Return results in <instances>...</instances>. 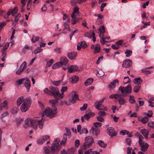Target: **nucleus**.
I'll use <instances>...</instances> for the list:
<instances>
[{"label": "nucleus", "mask_w": 154, "mask_h": 154, "mask_svg": "<svg viewBox=\"0 0 154 154\" xmlns=\"http://www.w3.org/2000/svg\"><path fill=\"white\" fill-rule=\"evenodd\" d=\"M61 143L59 138H56L55 139L50 148L52 154H57L58 153L61 148Z\"/></svg>", "instance_id": "nucleus-1"}, {"label": "nucleus", "mask_w": 154, "mask_h": 154, "mask_svg": "<svg viewBox=\"0 0 154 154\" xmlns=\"http://www.w3.org/2000/svg\"><path fill=\"white\" fill-rule=\"evenodd\" d=\"M52 109L47 108L44 112V114L50 118L54 117L57 113L56 107L55 106H52Z\"/></svg>", "instance_id": "nucleus-2"}, {"label": "nucleus", "mask_w": 154, "mask_h": 154, "mask_svg": "<svg viewBox=\"0 0 154 154\" xmlns=\"http://www.w3.org/2000/svg\"><path fill=\"white\" fill-rule=\"evenodd\" d=\"M31 99L29 97H27L26 100L22 103L20 107V110L22 112H26L30 108L31 104Z\"/></svg>", "instance_id": "nucleus-3"}, {"label": "nucleus", "mask_w": 154, "mask_h": 154, "mask_svg": "<svg viewBox=\"0 0 154 154\" xmlns=\"http://www.w3.org/2000/svg\"><path fill=\"white\" fill-rule=\"evenodd\" d=\"M31 126L35 130H36L38 125L40 129H42L43 127V123L42 122V119L39 120L36 119H34L31 120Z\"/></svg>", "instance_id": "nucleus-4"}, {"label": "nucleus", "mask_w": 154, "mask_h": 154, "mask_svg": "<svg viewBox=\"0 0 154 154\" xmlns=\"http://www.w3.org/2000/svg\"><path fill=\"white\" fill-rule=\"evenodd\" d=\"M85 142L83 144L84 149L89 147L94 143V140L91 136H88L85 138Z\"/></svg>", "instance_id": "nucleus-5"}, {"label": "nucleus", "mask_w": 154, "mask_h": 154, "mask_svg": "<svg viewBox=\"0 0 154 154\" xmlns=\"http://www.w3.org/2000/svg\"><path fill=\"white\" fill-rule=\"evenodd\" d=\"M49 88L51 90V95L55 97H59V90L58 88L56 87L52 86H50Z\"/></svg>", "instance_id": "nucleus-6"}, {"label": "nucleus", "mask_w": 154, "mask_h": 154, "mask_svg": "<svg viewBox=\"0 0 154 154\" xmlns=\"http://www.w3.org/2000/svg\"><path fill=\"white\" fill-rule=\"evenodd\" d=\"M119 90H120L121 93H125L128 94L131 93L132 91L131 85L129 84L125 87L120 86L119 88Z\"/></svg>", "instance_id": "nucleus-7"}, {"label": "nucleus", "mask_w": 154, "mask_h": 154, "mask_svg": "<svg viewBox=\"0 0 154 154\" xmlns=\"http://www.w3.org/2000/svg\"><path fill=\"white\" fill-rule=\"evenodd\" d=\"M107 131L108 134L111 137L117 135V132L115 131V130L113 127H109L107 128Z\"/></svg>", "instance_id": "nucleus-8"}, {"label": "nucleus", "mask_w": 154, "mask_h": 154, "mask_svg": "<svg viewBox=\"0 0 154 154\" xmlns=\"http://www.w3.org/2000/svg\"><path fill=\"white\" fill-rule=\"evenodd\" d=\"M26 63L24 61L20 65L19 69L17 71L16 73L20 75L26 69Z\"/></svg>", "instance_id": "nucleus-9"}, {"label": "nucleus", "mask_w": 154, "mask_h": 154, "mask_svg": "<svg viewBox=\"0 0 154 154\" xmlns=\"http://www.w3.org/2000/svg\"><path fill=\"white\" fill-rule=\"evenodd\" d=\"M96 103H95L94 106L96 108L99 110H103L104 111H106L108 109L106 106H104L103 105L101 104V103H100L99 101L98 102L97 104H96Z\"/></svg>", "instance_id": "nucleus-10"}, {"label": "nucleus", "mask_w": 154, "mask_h": 154, "mask_svg": "<svg viewBox=\"0 0 154 154\" xmlns=\"http://www.w3.org/2000/svg\"><path fill=\"white\" fill-rule=\"evenodd\" d=\"M100 130L99 129L92 127L90 131V133L92 135L97 136L100 133Z\"/></svg>", "instance_id": "nucleus-11"}, {"label": "nucleus", "mask_w": 154, "mask_h": 154, "mask_svg": "<svg viewBox=\"0 0 154 154\" xmlns=\"http://www.w3.org/2000/svg\"><path fill=\"white\" fill-rule=\"evenodd\" d=\"M132 64V62L129 59H126L123 62L122 66L125 68H127L131 66Z\"/></svg>", "instance_id": "nucleus-12"}, {"label": "nucleus", "mask_w": 154, "mask_h": 154, "mask_svg": "<svg viewBox=\"0 0 154 154\" xmlns=\"http://www.w3.org/2000/svg\"><path fill=\"white\" fill-rule=\"evenodd\" d=\"M141 148V150L143 152H146L148 149L149 144L147 143L144 142L139 144Z\"/></svg>", "instance_id": "nucleus-13"}, {"label": "nucleus", "mask_w": 154, "mask_h": 154, "mask_svg": "<svg viewBox=\"0 0 154 154\" xmlns=\"http://www.w3.org/2000/svg\"><path fill=\"white\" fill-rule=\"evenodd\" d=\"M68 72L70 73L77 71L78 70V67L76 65H72L68 67Z\"/></svg>", "instance_id": "nucleus-14"}, {"label": "nucleus", "mask_w": 154, "mask_h": 154, "mask_svg": "<svg viewBox=\"0 0 154 154\" xmlns=\"http://www.w3.org/2000/svg\"><path fill=\"white\" fill-rule=\"evenodd\" d=\"M77 53L76 52L73 51L67 54V56L70 59L73 60L75 59Z\"/></svg>", "instance_id": "nucleus-15"}, {"label": "nucleus", "mask_w": 154, "mask_h": 154, "mask_svg": "<svg viewBox=\"0 0 154 154\" xmlns=\"http://www.w3.org/2000/svg\"><path fill=\"white\" fill-rule=\"evenodd\" d=\"M68 89L67 87V86L62 87L60 91L61 94L59 92V97H58V99L60 100L62 99L63 97V93L64 92L67 91Z\"/></svg>", "instance_id": "nucleus-16"}, {"label": "nucleus", "mask_w": 154, "mask_h": 154, "mask_svg": "<svg viewBox=\"0 0 154 154\" xmlns=\"http://www.w3.org/2000/svg\"><path fill=\"white\" fill-rule=\"evenodd\" d=\"M79 99L78 95L75 94H72L71 97L70 98L69 100L72 103H75L76 100Z\"/></svg>", "instance_id": "nucleus-17"}, {"label": "nucleus", "mask_w": 154, "mask_h": 154, "mask_svg": "<svg viewBox=\"0 0 154 154\" xmlns=\"http://www.w3.org/2000/svg\"><path fill=\"white\" fill-rule=\"evenodd\" d=\"M26 97L24 98V97L21 96L18 98L17 101V106H19L20 105L26 100Z\"/></svg>", "instance_id": "nucleus-18"}, {"label": "nucleus", "mask_w": 154, "mask_h": 154, "mask_svg": "<svg viewBox=\"0 0 154 154\" xmlns=\"http://www.w3.org/2000/svg\"><path fill=\"white\" fill-rule=\"evenodd\" d=\"M24 86L26 89L27 91L28 92L30 88L31 85L30 81L27 78L24 83Z\"/></svg>", "instance_id": "nucleus-19"}, {"label": "nucleus", "mask_w": 154, "mask_h": 154, "mask_svg": "<svg viewBox=\"0 0 154 154\" xmlns=\"http://www.w3.org/2000/svg\"><path fill=\"white\" fill-rule=\"evenodd\" d=\"M68 62L67 58L65 57H63L60 59V61L59 62L60 64L62 66L63 65H65Z\"/></svg>", "instance_id": "nucleus-20"}, {"label": "nucleus", "mask_w": 154, "mask_h": 154, "mask_svg": "<svg viewBox=\"0 0 154 154\" xmlns=\"http://www.w3.org/2000/svg\"><path fill=\"white\" fill-rule=\"evenodd\" d=\"M69 80L71 81L72 83H75L79 80V78L77 76L74 75L72 76Z\"/></svg>", "instance_id": "nucleus-21"}, {"label": "nucleus", "mask_w": 154, "mask_h": 154, "mask_svg": "<svg viewBox=\"0 0 154 154\" xmlns=\"http://www.w3.org/2000/svg\"><path fill=\"white\" fill-rule=\"evenodd\" d=\"M79 14V8L75 7L74 9V10L71 14V17H73L75 16H76V15Z\"/></svg>", "instance_id": "nucleus-22"}, {"label": "nucleus", "mask_w": 154, "mask_h": 154, "mask_svg": "<svg viewBox=\"0 0 154 154\" xmlns=\"http://www.w3.org/2000/svg\"><path fill=\"white\" fill-rule=\"evenodd\" d=\"M95 115L94 113L91 112H90L88 114L85 115L84 116V118L87 120H88L91 116H93Z\"/></svg>", "instance_id": "nucleus-23"}, {"label": "nucleus", "mask_w": 154, "mask_h": 154, "mask_svg": "<svg viewBox=\"0 0 154 154\" xmlns=\"http://www.w3.org/2000/svg\"><path fill=\"white\" fill-rule=\"evenodd\" d=\"M101 49L100 45L99 44H97L95 47L93 53L94 54L99 53Z\"/></svg>", "instance_id": "nucleus-24"}, {"label": "nucleus", "mask_w": 154, "mask_h": 154, "mask_svg": "<svg viewBox=\"0 0 154 154\" xmlns=\"http://www.w3.org/2000/svg\"><path fill=\"white\" fill-rule=\"evenodd\" d=\"M133 82L136 85H139L142 82V80L140 78H138L137 79H134Z\"/></svg>", "instance_id": "nucleus-25"}, {"label": "nucleus", "mask_w": 154, "mask_h": 154, "mask_svg": "<svg viewBox=\"0 0 154 154\" xmlns=\"http://www.w3.org/2000/svg\"><path fill=\"white\" fill-rule=\"evenodd\" d=\"M119 81L118 79H115L112 82L110 83L109 87L111 89H113L115 87V84L116 83H118Z\"/></svg>", "instance_id": "nucleus-26"}, {"label": "nucleus", "mask_w": 154, "mask_h": 154, "mask_svg": "<svg viewBox=\"0 0 154 154\" xmlns=\"http://www.w3.org/2000/svg\"><path fill=\"white\" fill-rule=\"evenodd\" d=\"M94 81L93 79L90 78L88 79L85 82V85L86 86H88L91 85Z\"/></svg>", "instance_id": "nucleus-27"}, {"label": "nucleus", "mask_w": 154, "mask_h": 154, "mask_svg": "<svg viewBox=\"0 0 154 154\" xmlns=\"http://www.w3.org/2000/svg\"><path fill=\"white\" fill-rule=\"evenodd\" d=\"M43 149L45 154H52L51 152V149L49 148L48 146L44 147Z\"/></svg>", "instance_id": "nucleus-28"}, {"label": "nucleus", "mask_w": 154, "mask_h": 154, "mask_svg": "<svg viewBox=\"0 0 154 154\" xmlns=\"http://www.w3.org/2000/svg\"><path fill=\"white\" fill-rule=\"evenodd\" d=\"M126 102L125 99L122 97H120L119 100V103L120 105H124Z\"/></svg>", "instance_id": "nucleus-29"}, {"label": "nucleus", "mask_w": 154, "mask_h": 154, "mask_svg": "<svg viewBox=\"0 0 154 154\" xmlns=\"http://www.w3.org/2000/svg\"><path fill=\"white\" fill-rule=\"evenodd\" d=\"M72 18V20L71 23L72 25H74L76 24V23L77 21H79L80 19L82 20V19L80 18H76V16Z\"/></svg>", "instance_id": "nucleus-30"}, {"label": "nucleus", "mask_w": 154, "mask_h": 154, "mask_svg": "<svg viewBox=\"0 0 154 154\" xmlns=\"http://www.w3.org/2000/svg\"><path fill=\"white\" fill-rule=\"evenodd\" d=\"M25 128H27L28 127L31 126V120L25 121V123L23 125Z\"/></svg>", "instance_id": "nucleus-31"}, {"label": "nucleus", "mask_w": 154, "mask_h": 154, "mask_svg": "<svg viewBox=\"0 0 154 154\" xmlns=\"http://www.w3.org/2000/svg\"><path fill=\"white\" fill-rule=\"evenodd\" d=\"M97 144L101 147L105 148L107 144L104 143V142L102 140H99L98 141Z\"/></svg>", "instance_id": "nucleus-32"}, {"label": "nucleus", "mask_w": 154, "mask_h": 154, "mask_svg": "<svg viewBox=\"0 0 154 154\" xmlns=\"http://www.w3.org/2000/svg\"><path fill=\"white\" fill-rule=\"evenodd\" d=\"M99 36L101 38L100 39V42L103 44V45H104L105 44V42H108L107 41H106L105 40L106 39L105 37H103V35H101V34H99Z\"/></svg>", "instance_id": "nucleus-33"}, {"label": "nucleus", "mask_w": 154, "mask_h": 154, "mask_svg": "<svg viewBox=\"0 0 154 154\" xmlns=\"http://www.w3.org/2000/svg\"><path fill=\"white\" fill-rule=\"evenodd\" d=\"M56 98L54 99H51L50 100L49 102L52 104V106H55V104L57 103L58 102V100L59 99L58 98V97H56Z\"/></svg>", "instance_id": "nucleus-34"}, {"label": "nucleus", "mask_w": 154, "mask_h": 154, "mask_svg": "<svg viewBox=\"0 0 154 154\" xmlns=\"http://www.w3.org/2000/svg\"><path fill=\"white\" fill-rule=\"evenodd\" d=\"M148 69L145 68L141 69L142 72L146 75L150 74L151 72L150 70H148Z\"/></svg>", "instance_id": "nucleus-35"}, {"label": "nucleus", "mask_w": 154, "mask_h": 154, "mask_svg": "<svg viewBox=\"0 0 154 154\" xmlns=\"http://www.w3.org/2000/svg\"><path fill=\"white\" fill-rule=\"evenodd\" d=\"M62 66L60 64V63L59 62H57V63L54 64L52 66V68L53 69H56Z\"/></svg>", "instance_id": "nucleus-36"}, {"label": "nucleus", "mask_w": 154, "mask_h": 154, "mask_svg": "<svg viewBox=\"0 0 154 154\" xmlns=\"http://www.w3.org/2000/svg\"><path fill=\"white\" fill-rule=\"evenodd\" d=\"M125 54H126V57H129L132 54V51L131 50L127 49L125 52Z\"/></svg>", "instance_id": "nucleus-37"}, {"label": "nucleus", "mask_w": 154, "mask_h": 154, "mask_svg": "<svg viewBox=\"0 0 154 154\" xmlns=\"http://www.w3.org/2000/svg\"><path fill=\"white\" fill-rule=\"evenodd\" d=\"M18 10V8L17 7H15L12 10H11L12 15V16H14L17 13Z\"/></svg>", "instance_id": "nucleus-38"}, {"label": "nucleus", "mask_w": 154, "mask_h": 154, "mask_svg": "<svg viewBox=\"0 0 154 154\" xmlns=\"http://www.w3.org/2000/svg\"><path fill=\"white\" fill-rule=\"evenodd\" d=\"M140 132L143 136L148 135L149 134V131L145 129H143L140 130Z\"/></svg>", "instance_id": "nucleus-39"}, {"label": "nucleus", "mask_w": 154, "mask_h": 154, "mask_svg": "<svg viewBox=\"0 0 154 154\" xmlns=\"http://www.w3.org/2000/svg\"><path fill=\"white\" fill-rule=\"evenodd\" d=\"M140 88V87L139 85H136L133 88V91L134 92L137 93L138 92Z\"/></svg>", "instance_id": "nucleus-40"}, {"label": "nucleus", "mask_w": 154, "mask_h": 154, "mask_svg": "<svg viewBox=\"0 0 154 154\" xmlns=\"http://www.w3.org/2000/svg\"><path fill=\"white\" fill-rule=\"evenodd\" d=\"M67 140L66 138V135L65 136H64L62 140L61 141H60V142L61 143H60V146L61 147V145H64L66 143Z\"/></svg>", "instance_id": "nucleus-41"}, {"label": "nucleus", "mask_w": 154, "mask_h": 154, "mask_svg": "<svg viewBox=\"0 0 154 154\" xmlns=\"http://www.w3.org/2000/svg\"><path fill=\"white\" fill-rule=\"evenodd\" d=\"M129 100L130 103H134L135 102V100L134 99V97L133 96H130Z\"/></svg>", "instance_id": "nucleus-42"}, {"label": "nucleus", "mask_w": 154, "mask_h": 154, "mask_svg": "<svg viewBox=\"0 0 154 154\" xmlns=\"http://www.w3.org/2000/svg\"><path fill=\"white\" fill-rule=\"evenodd\" d=\"M44 92L45 94H46L48 95H51V90L47 88H46L44 90Z\"/></svg>", "instance_id": "nucleus-43"}, {"label": "nucleus", "mask_w": 154, "mask_h": 154, "mask_svg": "<svg viewBox=\"0 0 154 154\" xmlns=\"http://www.w3.org/2000/svg\"><path fill=\"white\" fill-rule=\"evenodd\" d=\"M61 80L58 81H51V83L56 86H58L60 84Z\"/></svg>", "instance_id": "nucleus-44"}, {"label": "nucleus", "mask_w": 154, "mask_h": 154, "mask_svg": "<svg viewBox=\"0 0 154 154\" xmlns=\"http://www.w3.org/2000/svg\"><path fill=\"white\" fill-rule=\"evenodd\" d=\"M148 120L149 119L148 117L146 116H145L142 119L141 121L143 123L145 124L148 121Z\"/></svg>", "instance_id": "nucleus-45"}, {"label": "nucleus", "mask_w": 154, "mask_h": 154, "mask_svg": "<svg viewBox=\"0 0 154 154\" xmlns=\"http://www.w3.org/2000/svg\"><path fill=\"white\" fill-rule=\"evenodd\" d=\"M18 111V109L17 107H15L13 108L11 111L12 114H15L17 113Z\"/></svg>", "instance_id": "nucleus-46"}, {"label": "nucleus", "mask_w": 154, "mask_h": 154, "mask_svg": "<svg viewBox=\"0 0 154 154\" xmlns=\"http://www.w3.org/2000/svg\"><path fill=\"white\" fill-rule=\"evenodd\" d=\"M147 125L149 127L154 129V123L153 121L149 122L147 123Z\"/></svg>", "instance_id": "nucleus-47"}, {"label": "nucleus", "mask_w": 154, "mask_h": 154, "mask_svg": "<svg viewBox=\"0 0 154 154\" xmlns=\"http://www.w3.org/2000/svg\"><path fill=\"white\" fill-rule=\"evenodd\" d=\"M39 37L38 36H33V37L31 39V41L33 42H35L39 40Z\"/></svg>", "instance_id": "nucleus-48"}, {"label": "nucleus", "mask_w": 154, "mask_h": 154, "mask_svg": "<svg viewBox=\"0 0 154 154\" xmlns=\"http://www.w3.org/2000/svg\"><path fill=\"white\" fill-rule=\"evenodd\" d=\"M83 44V42H80L78 43L77 45V49L78 50H80L81 48H82V44Z\"/></svg>", "instance_id": "nucleus-49"}, {"label": "nucleus", "mask_w": 154, "mask_h": 154, "mask_svg": "<svg viewBox=\"0 0 154 154\" xmlns=\"http://www.w3.org/2000/svg\"><path fill=\"white\" fill-rule=\"evenodd\" d=\"M53 59L50 60L48 61L47 62L46 64V66L47 67H49L51 66L53 63Z\"/></svg>", "instance_id": "nucleus-50"}, {"label": "nucleus", "mask_w": 154, "mask_h": 154, "mask_svg": "<svg viewBox=\"0 0 154 154\" xmlns=\"http://www.w3.org/2000/svg\"><path fill=\"white\" fill-rule=\"evenodd\" d=\"M94 125L95 127V128L100 127L102 125V123L99 122H95L94 123Z\"/></svg>", "instance_id": "nucleus-51"}, {"label": "nucleus", "mask_w": 154, "mask_h": 154, "mask_svg": "<svg viewBox=\"0 0 154 154\" xmlns=\"http://www.w3.org/2000/svg\"><path fill=\"white\" fill-rule=\"evenodd\" d=\"M21 16V15L20 14H18L15 17L14 21L15 23H17L18 20L20 18Z\"/></svg>", "instance_id": "nucleus-52"}, {"label": "nucleus", "mask_w": 154, "mask_h": 154, "mask_svg": "<svg viewBox=\"0 0 154 154\" xmlns=\"http://www.w3.org/2000/svg\"><path fill=\"white\" fill-rule=\"evenodd\" d=\"M97 73L98 74V76L100 77H102L104 75V72L101 70H99Z\"/></svg>", "instance_id": "nucleus-53"}, {"label": "nucleus", "mask_w": 154, "mask_h": 154, "mask_svg": "<svg viewBox=\"0 0 154 154\" xmlns=\"http://www.w3.org/2000/svg\"><path fill=\"white\" fill-rule=\"evenodd\" d=\"M103 21L102 18H98L97 20L96 23L98 25H100L102 23Z\"/></svg>", "instance_id": "nucleus-54"}, {"label": "nucleus", "mask_w": 154, "mask_h": 154, "mask_svg": "<svg viewBox=\"0 0 154 154\" xmlns=\"http://www.w3.org/2000/svg\"><path fill=\"white\" fill-rule=\"evenodd\" d=\"M42 139V141H43L44 143L47 140H48L49 138V137L48 135H45L41 137Z\"/></svg>", "instance_id": "nucleus-55"}, {"label": "nucleus", "mask_w": 154, "mask_h": 154, "mask_svg": "<svg viewBox=\"0 0 154 154\" xmlns=\"http://www.w3.org/2000/svg\"><path fill=\"white\" fill-rule=\"evenodd\" d=\"M42 50V49L41 48H38L36 49L35 50L34 52V54H36L38 53H39Z\"/></svg>", "instance_id": "nucleus-56"}, {"label": "nucleus", "mask_w": 154, "mask_h": 154, "mask_svg": "<svg viewBox=\"0 0 154 154\" xmlns=\"http://www.w3.org/2000/svg\"><path fill=\"white\" fill-rule=\"evenodd\" d=\"M9 43L7 42L3 48V51H5V50H7L8 48V47H9Z\"/></svg>", "instance_id": "nucleus-57"}, {"label": "nucleus", "mask_w": 154, "mask_h": 154, "mask_svg": "<svg viewBox=\"0 0 154 154\" xmlns=\"http://www.w3.org/2000/svg\"><path fill=\"white\" fill-rule=\"evenodd\" d=\"M117 97H119L118 95L116 94L111 95L109 96V97L110 98H115L117 99Z\"/></svg>", "instance_id": "nucleus-58"}, {"label": "nucleus", "mask_w": 154, "mask_h": 154, "mask_svg": "<svg viewBox=\"0 0 154 154\" xmlns=\"http://www.w3.org/2000/svg\"><path fill=\"white\" fill-rule=\"evenodd\" d=\"M99 30L101 33L103 34L105 32L104 27L103 26H101L99 28Z\"/></svg>", "instance_id": "nucleus-59"}, {"label": "nucleus", "mask_w": 154, "mask_h": 154, "mask_svg": "<svg viewBox=\"0 0 154 154\" xmlns=\"http://www.w3.org/2000/svg\"><path fill=\"white\" fill-rule=\"evenodd\" d=\"M98 115L100 116H103L106 115V113L104 112L100 111L98 112Z\"/></svg>", "instance_id": "nucleus-60"}, {"label": "nucleus", "mask_w": 154, "mask_h": 154, "mask_svg": "<svg viewBox=\"0 0 154 154\" xmlns=\"http://www.w3.org/2000/svg\"><path fill=\"white\" fill-rule=\"evenodd\" d=\"M87 106L88 105L87 104H85L83 105L82 107L80 108V109L82 111H84L87 108Z\"/></svg>", "instance_id": "nucleus-61"}, {"label": "nucleus", "mask_w": 154, "mask_h": 154, "mask_svg": "<svg viewBox=\"0 0 154 154\" xmlns=\"http://www.w3.org/2000/svg\"><path fill=\"white\" fill-rule=\"evenodd\" d=\"M123 42L124 41L123 40H120L116 42V45L119 46V45H121Z\"/></svg>", "instance_id": "nucleus-62"}, {"label": "nucleus", "mask_w": 154, "mask_h": 154, "mask_svg": "<svg viewBox=\"0 0 154 154\" xmlns=\"http://www.w3.org/2000/svg\"><path fill=\"white\" fill-rule=\"evenodd\" d=\"M152 115V112L151 110L149 111L147 113L146 116L149 117H151Z\"/></svg>", "instance_id": "nucleus-63"}, {"label": "nucleus", "mask_w": 154, "mask_h": 154, "mask_svg": "<svg viewBox=\"0 0 154 154\" xmlns=\"http://www.w3.org/2000/svg\"><path fill=\"white\" fill-rule=\"evenodd\" d=\"M68 152L69 154H73L75 152V150L73 148H71L68 149Z\"/></svg>", "instance_id": "nucleus-64"}]
</instances>
